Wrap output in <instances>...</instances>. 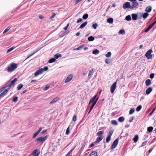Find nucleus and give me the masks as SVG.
Wrapping results in <instances>:
<instances>
[{
    "label": "nucleus",
    "instance_id": "nucleus-1",
    "mask_svg": "<svg viewBox=\"0 0 156 156\" xmlns=\"http://www.w3.org/2000/svg\"><path fill=\"white\" fill-rule=\"evenodd\" d=\"M17 80V79L16 78H15L13 80L11 81V82H8L6 85L3 88L1 89L0 90H1V92L3 91L4 89L7 87H8L10 88V87L13 85L16 82Z\"/></svg>",
    "mask_w": 156,
    "mask_h": 156
},
{
    "label": "nucleus",
    "instance_id": "nucleus-2",
    "mask_svg": "<svg viewBox=\"0 0 156 156\" xmlns=\"http://www.w3.org/2000/svg\"><path fill=\"white\" fill-rule=\"evenodd\" d=\"M17 64L16 63H12L10 66H9L8 68V71L9 72L14 71L17 68Z\"/></svg>",
    "mask_w": 156,
    "mask_h": 156
},
{
    "label": "nucleus",
    "instance_id": "nucleus-3",
    "mask_svg": "<svg viewBox=\"0 0 156 156\" xmlns=\"http://www.w3.org/2000/svg\"><path fill=\"white\" fill-rule=\"evenodd\" d=\"M48 136L47 135L44 137L40 136L39 137L37 138L36 139V142H43L44 141L48 138Z\"/></svg>",
    "mask_w": 156,
    "mask_h": 156
},
{
    "label": "nucleus",
    "instance_id": "nucleus-4",
    "mask_svg": "<svg viewBox=\"0 0 156 156\" xmlns=\"http://www.w3.org/2000/svg\"><path fill=\"white\" fill-rule=\"evenodd\" d=\"M138 5L139 4L137 2H132L131 4V5H130V10H133L134 9H136L138 8Z\"/></svg>",
    "mask_w": 156,
    "mask_h": 156
},
{
    "label": "nucleus",
    "instance_id": "nucleus-5",
    "mask_svg": "<svg viewBox=\"0 0 156 156\" xmlns=\"http://www.w3.org/2000/svg\"><path fill=\"white\" fill-rule=\"evenodd\" d=\"M152 51V50L150 49L145 54V56L148 59H151L152 57L151 53Z\"/></svg>",
    "mask_w": 156,
    "mask_h": 156
},
{
    "label": "nucleus",
    "instance_id": "nucleus-6",
    "mask_svg": "<svg viewBox=\"0 0 156 156\" xmlns=\"http://www.w3.org/2000/svg\"><path fill=\"white\" fill-rule=\"evenodd\" d=\"M117 83L116 82L114 83L111 86L110 88L111 91L112 93L114 92L116 87Z\"/></svg>",
    "mask_w": 156,
    "mask_h": 156
},
{
    "label": "nucleus",
    "instance_id": "nucleus-7",
    "mask_svg": "<svg viewBox=\"0 0 156 156\" xmlns=\"http://www.w3.org/2000/svg\"><path fill=\"white\" fill-rule=\"evenodd\" d=\"M118 140L119 139L117 138L113 142L111 146V149L112 150L116 147V146L117 145Z\"/></svg>",
    "mask_w": 156,
    "mask_h": 156
},
{
    "label": "nucleus",
    "instance_id": "nucleus-8",
    "mask_svg": "<svg viewBox=\"0 0 156 156\" xmlns=\"http://www.w3.org/2000/svg\"><path fill=\"white\" fill-rule=\"evenodd\" d=\"M130 3L129 2H126L123 4V8L124 9L127 8L130 9Z\"/></svg>",
    "mask_w": 156,
    "mask_h": 156
},
{
    "label": "nucleus",
    "instance_id": "nucleus-9",
    "mask_svg": "<svg viewBox=\"0 0 156 156\" xmlns=\"http://www.w3.org/2000/svg\"><path fill=\"white\" fill-rule=\"evenodd\" d=\"M43 73V68H41L37 70L34 73V76H37L39 75L42 73Z\"/></svg>",
    "mask_w": 156,
    "mask_h": 156
},
{
    "label": "nucleus",
    "instance_id": "nucleus-10",
    "mask_svg": "<svg viewBox=\"0 0 156 156\" xmlns=\"http://www.w3.org/2000/svg\"><path fill=\"white\" fill-rule=\"evenodd\" d=\"M73 77V75L72 74H70L68 76L67 78L66 79L65 82L66 83L69 82L72 79Z\"/></svg>",
    "mask_w": 156,
    "mask_h": 156
},
{
    "label": "nucleus",
    "instance_id": "nucleus-11",
    "mask_svg": "<svg viewBox=\"0 0 156 156\" xmlns=\"http://www.w3.org/2000/svg\"><path fill=\"white\" fill-rule=\"evenodd\" d=\"M94 72L95 70L93 69H92L90 70L89 71V73L88 74V79H90L91 78L93 74V73Z\"/></svg>",
    "mask_w": 156,
    "mask_h": 156
},
{
    "label": "nucleus",
    "instance_id": "nucleus-12",
    "mask_svg": "<svg viewBox=\"0 0 156 156\" xmlns=\"http://www.w3.org/2000/svg\"><path fill=\"white\" fill-rule=\"evenodd\" d=\"M9 88L8 87H7V89H5L0 94V97H3L5 94H6L9 90Z\"/></svg>",
    "mask_w": 156,
    "mask_h": 156
},
{
    "label": "nucleus",
    "instance_id": "nucleus-13",
    "mask_svg": "<svg viewBox=\"0 0 156 156\" xmlns=\"http://www.w3.org/2000/svg\"><path fill=\"white\" fill-rule=\"evenodd\" d=\"M60 98L58 97H56L54 98L50 102V104H52L56 102L57 101L59 100Z\"/></svg>",
    "mask_w": 156,
    "mask_h": 156
},
{
    "label": "nucleus",
    "instance_id": "nucleus-14",
    "mask_svg": "<svg viewBox=\"0 0 156 156\" xmlns=\"http://www.w3.org/2000/svg\"><path fill=\"white\" fill-rule=\"evenodd\" d=\"M103 136H101L100 137H98L96 140V143H99L103 138Z\"/></svg>",
    "mask_w": 156,
    "mask_h": 156
},
{
    "label": "nucleus",
    "instance_id": "nucleus-15",
    "mask_svg": "<svg viewBox=\"0 0 156 156\" xmlns=\"http://www.w3.org/2000/svg\"><path fill=\"white\" fill-rule=\"evenodd\" d=\"M89 156H97V153L96 151H92L90 154Z\"/></svg>",
    "mask_w": 156,
    "mask_h": 156
},
{
    "label": "nucleus",
    "instance_id": "nucleus-16",
    "mask_svg": "<svg viewBox=\"0 0 156 156\" xmlns=\"http://www.w3.org/2000/svg\"><path fill=\"white\" fill-rule=\"evenodd\" d=\"M137 15L136 14H132V19L134 20H137Z\"/></svg>",
    "mask_w": 156,
    "mask_h": 156
},
{
    "label": "nucleus",
    "instance_id": "nucleus-17",
    "mask_svg": "<svg viewBox=\"0 0 156 156\" xmlns=\"http://www.w3.org/2000/svg\"><path fill=\"white\" fill-rule=\"evenodd\" d=\"M125 120V118L123 116L120 117L118 119V121L121 122H124Z\"/></svg>",
    "mask_w": 156,
    "mask_h": 156
},
{
    "label": "nucleus",
    "instance_id": "nucleus-18",
    "mask_svg": "<svg viewBox=\"0 0 156 156\" xmlns=\"http://www.w3.org/2000/svg\"><path fill=\"white\" fill-rule=\"evenodd\" d=\"M139 138V136L138 135H135L133 139L134 142L136 143L137 142Z\"/></svg>",
    "mask_w": 156,
    "mask_h": 156
},
{
    "label": "nucleus",
    "instance_id": "nucleus-19",
    "mask_svg": "<svg viewBox=\"0 0 156 156\" xmlns=\"http://www.w3.org/2000/svg\"><path fill=\"white\" fill-rule=\"evenodd\" d=\"M151 83V81L149 79H147L145 81V83L146 86H149Z\"/></svg>",
    "mask_w": 156,
    "mask_h": 156
},
{
    "label": "nucleus",
    "instance_id": "nucleus-20",
    "mask_svg": "<svg viewBox=\"0 0 156 156\" xmlns=\"http://www.w3.org/2000/svg\"><path fill=\"white\" fill-rule=\"evenodd\" d=\"M152 91V88L150 87L148 88L146 90V93L148 94H149L150 92Z\"/></svg>",
    "mask_w": 156,
    "mask_h": 156
},
{
    "label": "nucleus",
    "instance_id": "nucleus-21",
    "mask_svg": "<svg viewBox=\"0 0 156 156\" xmlns=\"http://www.w3.org/2000/svg\"><path fill=\"white\" fill-rule=\"evenodd\" d=\"M107 22L109 23H112L113 22V19L112 18H110L107 19Z\"/></svg>",
    "mask_w": 156,
    "mask_h": 156
},
{
    "label": "nucleus",
    "instance_id": "nucleus-22",
    "mask_svg": "<svg viewBox=\"0 0 156 156\" xmlns=\"http://www.w3.org/2000/svg\"><path fill=\"white\" fill-rule=\"evenodd\" d=\"M87 22H85L83 23L80 25V29H82L83 28H84L87 25Z\"/></svg>",
    "mask_w": 156,
    "mask_h": 156
},
{
    "label": "nucleus",
    "instance_id": "nucleus-23",
    "mask_svg": "<svg viewBox=\"0 0 156 156\" xmlns=\"http://www.w3.org/2000/svg\"><path fill=\"white\" fill-rule=\"evenodd\" d=\"M151 10V6H148L145 9V11L147 12H149Z\"/></svg>",
    "mask_w": 156,
    "mask_h": 156
},
{
    "label": "nucleus",
    "instance_id": "nucleus-24",
    "mask_svg": "<svg viewBox=\"0 0 156 156\" xmlns=\"http://www.w3.org/2000/svg\"><path fill=\"white\" fill-rule=\"evenodd\" d=\"M149 16V14L147 12H145L143 15V17L144 19H146Z\"/></svg>",
    "mask_w": 156,
    "mask_h": 156
},
{
    "label": "nucleus",
    "instance_id": "nucleus-25",
    "mask_svg": "<svg viewBox=\"0 0 156 156\" xmlns=\"http://www.w3.org/2000/svg\"><path fill=\"white\" fill-rule=\"evenodd\" d=\"M153 128L152 126H150V127H147V131L149 133L151 132L153 130Z\"/></svg>",
    "mask_w": 156,
    "mask_h": 156
},
{
    "label": "nucleus",
    "instance_id": "nucleus-26",
    "mask_svg": "<svg viewBox=\"0 0 156 156\" xmlns=\"http://www.w3.org/2000/svg\"><path fill=\"white\" fill-rule=\"evenodd\" d=\"M125 19L128 21H130L131 20V18L130 15H128L126 16L125 18Z\"/></svg>",
    "mask_w": 156,
    "mask_h": 156
},
{
    "label": "nucleus",
    "instance_id": "nucleus-27",
    "mask_svg": "<svg viewBox=\"0 0 156 156\" xmlns=\"http://www.w3.org/2000/svg\"><path fill=\"white\" fill-rule=\"evenodd\" d=\"M56 59L55 58H53L51 59H50L48 61V62L49 63H52L53 62H54L55 61Z\"/></svg>",
    "mask_w": 156,
    "mask_h": 156
},
{
    "label": "nucleus",
    "instance_id": "nucleus-28",
    "mask_svg": "<svg viewBox=\"0 0 156 156\" xmlns=\"http://www.w3.org/2000/svg\"><path fill=\"white\" fill-rule=\"evenodd\" d=\"M99 53V51L98 49H95L93 51L92 53L95 55H97Z\"/></svg>",
    "mask_w": 156,
    "mask_h": 156
},
{
    "label": "nucleus",
    "instance_id": "nucleus-29",
    "mask_svg": "<svg viewBox=\"0 0 156 156\" xmlns=\"http://www.w3.org/2000/svg\"><path fill=\"white\" fill-rule=\"evenodd\" d=\"M23 85L22 83H20L19 84L17 87V89L18 90L21 89L23 87Z\"/></svg>",
    "mask_w": 156,
    "mask_h": 156
},
{
    "label": "nucleus",
    "instance_id": "nucleus-30",
    "mask_svg": "<svg viewBox=\"0 0 156 156\" xmlns=\"http://www.w3.org/2000/svg\"><path fill=\"white\" fill-rule=\"evenodd\" d=\"M61 56L62 55L61 54L58 53L55 55L54 57L55 58L57 59L58 58L61 57Z\"/></svg>",
    "mask_w": 156,
    "mask_h": 156
},
{
    "label": "nucleus",
    "instance_id": "nucleus-31",
    "mask_svg": "<svg viewBox=\"0 0 156 156\" xmlns=\"http://www.w3.org/2000/svg\"><path fill=\"white\" fill-rule=\"evenodd\" d=\"M94 37L92 36H90V37H88V40L89 41H94Z\"/></svg>",
    "mask_w": 156,
    "mask_h": 156
},
{
    "label": "nucleus",
    "instance_id": "nucleus-32",
    "mask_svg": "<svg viewBox=\"0 0 156 156\" xmlns=\"http://www.w3.org/2000/svg\"><path fill=\"white\" fill-rule=\"evenodd\" d=\"M111 123L112 124L117 125L118 124L117 122L115 120H112L111 121Z\"/></svg>",
    "mask_w": 156,
    "mask_h": 156
},
{
    "label": "nucleus",
    "instance_id": "nucleus-33",
    "mask_svg": "<svg viewBox=\"0 0 156 156\" xmlns=\"http://www.w3.org/2000/svg\"><path fill=\"white\" fill-rule=\"evenodd\" d=\"M16 48L15 47H12L9 49L7 51V53H8L11 51H12L13 50Z\"/></svg>",
    "mask_w": 156,
    "mask_h": 156
},
{
    "label": "nucleus",
    "instance_id": "nucleus-34",
    "mask_svg": "<svg viewBox=\"0 0 156 156\" xmlns=\"http://www.w3.org/2000/svg\"><path fill=\"white\" fill-rule=\"evenodd\" d=\"M142 107L141 105H140L138 106L136 108V111L137 112L139 111L141 109Z\"/></svg>",
    "mask_w": 156,
    "mask_h": 156
},
{
    "label": "nucleus",
    "instance_id": "nucleus-35",
    "mask_svg": "<svg viewBox=\"0 0 156 156\" xmlns=\"http://www.w3.org/2000/svg\"><path fill=\"white\" fill-rule=\"evenodd\" d=\"M119 33L120 34H123L125 33V31L123 29H121L119 31Z\"/></svg>",
    "mask_w": 156,
    "mask_h": 156
},
{
    "label": "nucleus",
    "instance_id": "nucleus-36",
    "mask_svg": "<svg viewBox=\"0 0 156 156\" xmlns=\"http://www.w3.org/2000/svg\"><path fill=\"white\" fill-rule=\"evenodd\" d=\"M104 133V131L103 130H101L98 132L97 133V135H100L103 134Z\"/></svg>",
    "mask_w": 156,
    "mask_h": 156
},
{
    "label": "nucleus",
    "instance_id": "nucleus-37",
    "mask_svg": "<svg viewBox=\"0 0 156 156\" xmlns=\"http://www.w3.org/2000/svg\"><path fill=\"white\" fill-rule=\"evenodd\" d=\"M88 17V15L87 14H85L83 16V19L86 20L87 19Z\"/></svg>",
    "mask_w": 156,
    "mask_h": 156
},
{
    "label": "nucleus",
    "instance_id": "nucleus-38",
    "mask_svg": "<svg viewBox=\"0 0 156 156\" xmlns=\"http://www.w3.org/2000/svg\"><path fill=\"white\" fill-rule=\"evenodd\" d=\"M147 141H145L144 142H143L142 143L140 147H143V146H145L147 144Z\"/></svg>",
    "mask_w": 156,
    "mask_h": 156
},
{
    "label": "nucleus",
    "instance_id": "nucleus-39",
    "mask_svg": "<svg viewBox=\"0 0 156 156\" xmlns=\"http://www.w3.org/2000/svg\"><path fill=\"white\" fill-rule=\"evenodd\" d=\"M111 137L108 136L106 138V142L107 143H108L109 141L111 140Z\"/></svg>",
    "mask_w": 156,
    "mask_h": 156
},
{
    "label": "nucleus",
    "instance_id": "nucleus-40",
    "mask_svg": "<svg viewBox=\"0 0 156 156\" xmlns=\"http://www.w3.org/2000/svg\"><path fill=\"white\" fill-rule=\"evenodd\" d=\"M11 27H8L7 28H6L4 31L3 33L5 34L8 32L10 29Z\"/></svg>",
    "mask_w": 156,
    "mask_h": 156
},
{
    "label": "nucleus",
    "instance_id": "nucleus-41",
    "mask_svg": "<svg viewBox=\"0 0 156 156\" xmlns=\"http://www.w3.org/2000/svg\"><path fill=\"white\" fill-rule=\"evenodd\" d=\"M39 151V150L38 149H37L34 150L32 154H36L38 152V151Z\"/></svg>",
    "mask_w": 156,
    "mask_h": 156
},
{
    "label": "nucleus",
    "instance_id": "nucleus-42",
    "mask_svg": "<svg viewBox=\"0 0 156 156\" xmlns=\"http://www.w3.org/2000/svg\"><path fill=\"white\" fill-rule=\"evenodd\" d=\"M111 53L109 51L108 52L107 54L105 56L107 57H110L111 56Z\"/></svg>",
    "mask_w": 156,
    "mask_h": 156
},
{
    "label": "nucleus",
    "instance_id": "nucleus-43",
    "mask_svg": "<svg viewBox=\"0 0 156 156\" xmlns=\"http://www.w3.org/2000/svg\"><path fill=\"white\" fill-rule=\"evenodd\" d=\"M98 26V25L97 23H95L94 24H93L92 26V27L94 29H96Z\"/></svg>",
    "mask_w": 156,
    "mask_h": 156
},
{
    "label": "nucleus",
    "instance_id": "nucleus-44",
    "mask_svg": "<svg viewBox=\"0 0 156 156\" xmlns=\"http://www.w3.org/2000/svg\"><path fill=\"white\" fill-rule=\"evenodd\" d=\"M135 111V109L134 108L131 109H130V110L129 111V113L130 114H133Z\"/></svg>",
    "mask_w": 156,
    "mask_h": 156
},
{
    "label": "nucleus",
    "instance_id": "nucleus-45",
    "mask_svg": "<svg viewBox=\"0 0 156 156\" xmlns=\"http://www.w3.org/2000/svg\"><path fill=\"white\" fill-rule=\"evenodd\" d=\"M113 130H111V131H109V133H108V136L111 137L112 135V134L113 133Z\"/></svg>",
    "mask_w": 156,
    "mask_h": 156
},
{
    "label": "nucleus",
    "instance_id": "nucleus-46",
    "mask_svg": "<svg viewBox=\"0 0 156 156\" xmlns=\"http://www.w3.org/2000/svg\"><path fill=\"white\" fill-rule=\"evenodd\" d=\"M49 87L50 86L48 85H47L45 86V87L44 88V90H47L49 89Z\"/></svg>",
    "mask_w": 156,
    "mask_h": 156
},
{
    "label": "nucleus",
    "instance_id": "nucleus-47",
    "mask_svg": "<svg viewBox=\"0 0 156 156\" xmlns=\"http://www.w3.org/2000/svg\"><path fill=\"white\" fill-rule=\"evenodd\" d=\"M69 132H70L69 127V126L68 127V128H67V129H66V134L68 135L69 134Z\"/></svg>",
    "mask_w": 156,
    "mask_h": 156
},
{
    "label": "nucleus",
    "instance_id": "nucleus-48",
    "mask_svg": "<svg viewBox=\"0 0 156 156\" xmlns=\"http://www.w3.org/2000/svg\"><path fill=\"white\" fill-rule=\"evenodd\" d=\"M18 99V98L17 97H16L13 98V101L14 102H16Z\"/></svg>",
    "mask_w": 156,
    "mask_h": 156
},
{
    "label": "nucleus",
    "instance_id": "nucleus-49",
    "mask_svg": "<svg viewBox=\"0 0 156 156\" xmlns=\"http://www.w3.org/2000/svg\"><path fill=\"white\" fill-rule=\"evenodd\" d=\"M73 120L74 122H75L76 120V115H74L73 117Z\"/></svg>",
    "mask_w": 156,
    "mask_h": 156
},
{
    "label": "nucleus",
    "instance_id": "nucleus-50",
    "mask_svg": "<svg viewBox=\"0 0 156 156\" xmlns=\"http://www.w3.org/2000/svg\"><path fill=\"white\" fill-rule=\"evenodd\" d=\"M106 63L107 64H109L110 62V61L109 59H106L105 60Z\"/></svg>",
    "mask_w": 156,
    "mask_h": 156
},
{
    "label": "nucleus",
    "instance_id": "nucleus-51",
    "mask_svg": "<svg viewBox=\"0 0 156 156\" xmlns=\"http://www.w3.org/2000/svg\"><path fill=\"white\" fill-rule=\"evenodd\" d=\"M48 69V68L47 66L45 67L44 69L43 68V72L44 71H47Z\"/></svg>",
    "mask_w": 156,
    "mask_h": 156
},
{
    "label": "nucleus",
    "instance_id": "nucleus-52",
    "mask_svg": "<svg viewBox=\"0 0 156 156\" xmlns=\"http://www.w3.org/2000/svg\"><path fill=\"white\" fill-rule=\"evenodd\" d=\"M154 73H151L150 74V77L151 78V79H152L154 77Z\"/></svg>",
    "mask_w": 156,
    "mask_h": 156
},
{
    "label": "nucleus",
    "instance_id": "nucleus-53",
    "mask_svg": "<svg viewBox=\"0 0 156 156\" xmlns=\"http://www.w3.org/2000/svg\"><path fill=\"white\" fill-rule=\"evenodd\" d=\"M42 128L41 127H40L39 129L36 132L38 134H39V133L41 130Z\"/></svg>",
    "mask_w": 156,
    "mask_h": 156
},
{
    "label": "nucleus",
    "instance_id": "nucleus-54",
    "mask_svg": "<svg viewBox=\"0 0 156 156\" xmlns=\"http://www.w3.org/2000/svg\"><path fill=\"white\" fill-rule=\"evenodd\" d=\"M42 128L41 127H40L39 129L36 132L38 134H39V133L41 130Z\"/></svg>",
    "mask_w": 156,
    "mask_h": 156
},
{
    "label": "nucleus",
    "instance_id": "nucleus-55",
    "mask_svg": "<svg viewBox=\"0 0 156 156\" xmlns=\"http://www.w3.org/2000/svg\"><path fill=\"white\" fill-rule=\"evenodd\" d=\"M42 128L41 127H40L39 129L36 132L38 134H39V133L41 130Z\"/></svg>",
    "mask_w": 156,
    "mask_h": 156
},
{
    "label": "nucleus",
    "instance_id": "nucleus-56",
    "mask_svg": "<svg viewBox=\"0 0 156 156\" xmlns=\"http://www.w3.org/2000/svg\"><path fill=\"white\" fill-rule=\"evenodd\" d=\"M95 100H94L93 98H91L89 102V104H90L91 103L94 102Z\"/></svg>",
    "mask_w": 156,
    "mask_h": 156
},
{
    "label": "nucleus",
    "instance_id": "nucleus-57",
    "mask_svg": "<svg viewBox=\"0 0 156 156\" xmlns=\"http://www.w3.org/2000/svg\"><path fill=\"white\" fill-rule=\"evenodd\" d=\"M155 108H154L151 111V112H150V113L149 114V115H152V114L154 112V111L155 110Z\"/></svg>",
    "mask_w": 156,
    "mask_h": 156
},
{
    "label": "nucleus",
    "instance_id": "nucleus-58",
    "mask_svg": "<svg viewBox=\"0 0 156 156\" xmlns=\"http://www.w3.org/2000/svg\"><path fill=\"white\" fill-rule=\"evenodd\" d=\"M83 48V46H80L78 48L75 49L76 50H80V49H82Z\"/></svg>",
    "mask_w": 156,
    "mask_h": 156
},
{
    "label": "nucleus",
    "instance_id": "nucleus-59",
    "mask_svg": "<svg viewBox=\"0 0 156 156\" xmlns=\"http://www.w3.org/2000/svg\"><path fill=\"white\" fill-rule=\"evenodd\" d=\"M82 21V19L81 18H79L77 21V23H79L81 22Z\"/></svg>",
    "mask_w": 156,
    "mask_h": 156
},
{
    "label": "nucleus",
    "instance_id": "nucleus-60",
    "mask_svg": "<svg viewBox=\"0 0 156 156\" xmlns=\"http://www.w3.org/2000/svg\"><path fill=\"white\" fill-rule=\"evenodd\" d=\"M40 154V152H38L36 154H32L33 156H38Z\"/></svg>",
    "mask_w": 156,
    "mask_h": 156
},
{
    "label": "nucleus",
    "instance_id": "nucleus-61",
    "mask_svg": "<svg viewBox=\"0 0 156 156\" xmlns=\"http://www.w3.org/2000/svg\"><path fill=\"white\" fill-rule=\"evenodd\" d=\"M38 135V134L36 133H35L33 135V138H35Z\"/></svg>",
    "mask_w": 156,
    "mask_h": 156
},
{
    "label": "nucleus",
    "instance_id": "nucleus-62",
    "mask_svg": "<svg viewBox=\"0 0 156 156\" xmlns=\"http://www.w3.org/2000/svg\"><path fill=\"white\" fill-rule=\"evenodd\" d=\"M36 52V51H35L33 53L31 54L27 58H28L29 57H30V56L33 55H34L35 53Z\"/></svg>",
    "mask_w": 156,
    "mask_h": 156
},
{
    "label": "nucleus",
    "instance_id": "nucleus-63",
    "mask_svg": "<svg viewBox=\"0 0 156 156\" xmlns=\"http://www.w3.org/2000/svg\"><path fill=\"white\" fill-rule=\"evenodd\" d=\"M95 104H95V103H93L92 104V105L90 107V110H92L93 107L95 105Z\"/></svg>",
    "mask_w": 156,
    "mask_h": 156
},
{
    "label": "nucleus",
    "instance_id": "nucleus-64",
    "mask_svg": "<svg viewBox=\"0 0 156 156\" xmlns=\"http://www.w3.org/2000/svg\"><path fill=\"white\" fill-rule=\"evenodd\" d=\"M56 14L55 13H54L51 16V17L50 18L51 19H52L55 16Z\"/></svg>",
    "mask_w": 156,
    "mask_h": 156
}]
</instances>
